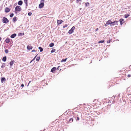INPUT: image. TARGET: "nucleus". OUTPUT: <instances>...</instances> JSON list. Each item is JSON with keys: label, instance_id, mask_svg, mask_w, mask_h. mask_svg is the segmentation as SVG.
Here are the masks:
<instances>
[{"label": "nucleus", "instance_id": "nucleus-1", "mask_svg": "<svg viewBox=\"0 0 131 131\" xmlns=\"http://www.w3.org/2000/svg\"><path fill=\"white\" fill-rule=\"evenodd\" d=\"M21 10V7L19 6H17L15 8V13L19 12Z\"/></svg>", "mask_w": 131, "mask_h": 131}, {"label": "nucleus", "instance_id": "nucleus-2", "mask_svg": "<svg viewBox=\"0 0 131 131\" xmlns=\"http://www.w3.org/2000/svg\"><path fill=\"white\" fill-rule=\"evenodd\" d=\"M2 22L4 23H6L9 22V20L5 17H3L2 19Z\"/></svg>", "mask_w": 131, "mask_h": 131}, {"label": "nucleus", "instance_id": "nucleus-3", "mask_svg": "<svg viewBox=\"0 0 131 131\" xmlns=\"http://www.w3.org/2000/svg\"><path fill=\"white\" fill-rule=\"evenodd\" d=\"M75 27L73 26L71 29L69 31L68 33L69 34H71L73 32V30L75 29Z\"/></svg>", "mask_w": 131, "mask_h": 131}, {"label": "nucleus", "instance_id": "nucleus-4", "mask_svg": "<svg viewBox=\"0 0 131 131\" xmlns=\"http://www.w3.org/2000/svg\"><path fill=\"white\" fill-rule=\"evenodd\" d=\"M117 21H115L114 22H112V23H111V26H113L114 25H117Z\"/></svg>", "mask_w": 131, "mask_h": 131}, {"label": "nucleus", "instance_id": "nucleus-5", "mask_svg": "<svg viewBox=\"0 0 131 131\" xmlns=\"http://www.w3.org/2000/svg\"><path fill=\"white\" fill-rule=\"evenodd\" d=\"M63 21L62 20H57V24L58 25H60L63 22Z\"/></svg>", "mask_w": 131, "mask_h": 131}, {"label": "nucleus", "instance_id": "nucleus-6", "mask_svg": "<svg viewBox=\"0 0 131 131\" xmlns=\"http://www.w3.org/2000/svg\"><path fill=\"white\" fill-rule=\"evenodd\" d=\"M44 6V4L43 3H41L39 5V7L40 8H42Z\"/></svg>", "mask_w": 131, "mask_h": 131}, {"label": "nucleus", "instance_id": "nucleus-7", "mask_svg": "<svg viewBox=\"0 0 131 131\" xmlns=\"http://www.w3.org/2000/svg\"><path fill=\"white\" fill-rule=\"evenodd\" d=\"M33 47L30 45H29L27 46V49L29 50L31 49Z\"/></svg>", "mask_w": 131, "mask_h": 131}, {"label": "nucleus", "instance_id": "nucleus-8", "mask_svg": "<svg viewBox=\"0 0 131 131\" xmlns=\"http://www.w3.org/2000/svg\"><path fill=\"white\" fill-rule=\"evenodd\" d=\"M56 70L57 69L56 67H53L51 69V72H54L56 71Z\"/></svg>", "mask_w": 131, "mask_h": 131}, {"label": "nucleus", "instance_id": "nucleus-9", "mask_svg": "<svg viewBox=\"0 0 131 131\" xmlns=\"http://www.w3.org/2000/svg\"><path fill=\"white\" fill-rule=\"evenodd\" d=\"M112 21H111L109 20H108V21L106 23V24L107 25H108L110 24V26L111 25V23H112Z\"/></svg>", "mask_w": 131, "mask_h": 131}, {"label": "nucleus", "instance_id": "nucleus-10", "mask_svg": "<svg viewBox=\"0 0 131 131\" xmlns=\"http://www.w3.org/2000/svg\"><path fill=\"white\" fill-rule=\"evenodd\" d=\"M16 36V34H14L10 36V37L11 38H15Z\"/></svg>", "mask_w": 131, "mask_h": 131}, {"label": "nucleus", "instance_id": "nucleus-11", "mask_svg": "<svg viewBox=\"0 0 131 131\" xmlns=\"http://www.w3.org/2000/svg\"><path fill=\"white\" fill-rule=\"evenodd\" d=\"M5 12L6 13H8L10 11V9L6 7L5 9Z\"/></svg>", "mask_w": 131, "mask_h": 131}, {"label": "nucleus", "instance_id": "nucleus-12", "mask_svg": "<svg viewBox=\"0 0 131 131\" xmlns=\"http://www.w3.org/2000/svg\"><path fill=\"white\" fill-rule=\"evenodd\" d=\"M121 25H122L124 23V19H120L119 20Z\"/></svg>", "mask_w": 131, "mask_h": 131}, {"label": "nucleus", "instance_id": "nucleus-13", "mask_svg": "<svg viewBox=\"0 0 131 131\" xmlns=\"http://www.w3.org/2000/svg\"><path fill=\"white\" fill-rule=\"evenodd\" d=\"M23 3V1H19L18 2V4L19 5H21Z\"/></svg>", "mask_w": 131, "mask_h": 131}, {"label": "nucleus", "instance_id": "nucleus-14", "mask_svg": "<svg viewBox=\"0 0 131 131\" xmlns=\"http://www.w3.org/2000/svg\"><path fill=\"white\" fill-rule=\"evenodd\" d=\"M15 62V61L14 60H13L12 61H11L9 63V64H10V66H13V64Z\"/></svg>", "mask_w": 131, "mask_h": 131}, {"label": "nucleus", "instance_id": "nucleus-15", "mask_svg": "<svg viewBox=\"0 0 131 131\" xmlns=\"http://www.w3.org/2000/svg\"><path fill=\"white\" fill-rule=\"evenodd\" d=\"M82 2L81 0H77L76 2L77 3H79V5H80L81 4V3Z\"/></svg>", "mask_w": 131, "mask_h": 131}, {"label": "nucleus", "instance_id": "nucleus-16", "mask_svg": "<svg viewBox=\"0 0 131 131\" xmlns=\"http://www.w3.org/2000/svg\"><path fill=\"white\" fill-rule=\"evenodd\" d=\"M6 60V56L4 57L2 59V60L4 62H5Z\"/></svg>", "mask_w": 131, "mask_h": 131}, {"label": "nucleus", "instance_id": "nucleus-17", "mask_svg": "<svg viewBox=\"0 0 131 131\" xmlns=\"http://www.w3.org/2000/svg\"><path fill=\"white\" fill-rule=\"evenodd\" d=\"M85 6L86 7H89V4L88 2L85 3Z\"/></svg>", "mask_w": 131, "mask_h": 131}, {"label": "nucleus", "instance_id": "nucleus-18", "mask_svg": "<svg viewBox=\"0 0 131 131\" xmlns=\"http://www.w3.org/2000/svg\"><path fill=\"white\" fill-rule=\"evenodd\" d=\"M5 78H2L1 79V82L2 83H3L4 81H5Z\"/></svg>", "mask_w": 131, "mask_h": 131}, {"label": "nucleus", "instance_id": "nucleus-19", "mask_svg": "<svg viewBox=\"0 0 131 131\" xmlns=\"http://www.w3.org/2000/svg\"><path fill=\"white\" fill-rule=\"evenodd\" d=\"M5 41L6 43H8L10 41V40L8 38H7L5 40Z\"/></svg>", "mask_w": 131, "mask_h": 131}, {"label": "nucleus", "instance_id": "nucleus-20", "mask_svg": "<svg viewBox=\"0 0 131 131\" xmlns=\"http://www.w3.org/2000/svg\"><path fill=\"white\" fill-rule=\"evenodd\" d=\"M27 1L28 0H24V2L26 4V6H27L28 5Z\"/></svg>", "mask_w": 131, "mask_h": 131}, {"label": "nucleus", "instance_id": "nucleus-21", "mask_svg": "<svg viewBox=\"0 0 131 131\" xmlns=\"http://www.w3.org/2000/svg\"><path fill=\"white\" fill-rule=\"evenodd\" d=\"M129 16V15L128 14H126L124 15L125 17V18H127Z\"/></svg>", "mask_w": 131, "mask_h": 131}, {"label": "nucleus", "instance_id": "nucleus-22", "mask_svg": "<svg viewBox=\"0 0 131 131\" xmlns=\"http://www.w3.org/2000/svg\"><path fill=\"white\" fill-rule=\"evenodd\" d=\"M38 49L40 50V52H41L43 51V48L41 47H39Z\"/></svg>", "mask_w": 131, "mask_h": 131}, {"label": "nucleus", "instance_id": "nucleus-23", "mask_svg": "<svg viewBox=\"0 0 131 131\" xmlns=\"http://www.w3.org/2000/svg\"><path fill=\"white\" fill-rule=\"evenodd\" d=\"M17 17H14L13 19V22H15V21L17 20Z\"/></svg>", "mask_w": 131, "mask_h": 131}, {"label": "nucleus", "instance_id": "nucleus-24", "mask_svg": "<svg viewBox=\"0 0 131 131\" xmlns=\"http://www.w3.org/2000/svg\"><path fill=\"white\" fill-rule=\"evenodd\" d=\"M54 45V44L53 43H51L50 44L49 46L50 47H53Z\"/></svg>", "mask_w": 131, "mask_h": 131}, {"label": "nucleus", "instance_id": "nucleus-25", "mask_svg": "<svg viewBox=\"0 0 131 131\" xmlns=\"http://www.w3.org/2000/svg\"><path fill=\"white\" fill-rule=\"evenodd\" d=\"M24 33H19L18 34V36H23L24 35Z\"/></svg>", "mask_w": 131, "mask_h": 131}, {"label": "nucleus", "instance_id": "nucleus-26", "mask_svg": "<svg viewBox=\"0 0 131 131\" xmlns=\"http://www.w3.org/2000/svg\"><path fill=\"white\" fill-rule=\"evenodd\" d=\"M104 42V40H103L101 41H100L98 42V43H103Z\"/></svg>", "mask_w": 131, "mask_h": 131}, {"label": "nucleus", "instance_id": "nucleus-27", "mask_svg": "<svg viewBox=\"0 0 131 131\" xmlns=\"http://www.w3.org/2000/svg\"><path fill=\"white\" fill-rule=\"evenodd\" d=\"M73 121V119L72 118H71L69 120V122L70 123L72 122Z\"/></svg>", "mask_w": 131, "mask_h": 131}, {"label": "nucleus", "instance_id": "nucleus-28", "mask_svg": "<svg viewBox=\"0 0 131 131\" xmlns=\"http://www.w3.org/2000/svg\"><path fill=\"white\" fill-rule=\"evenodd\" d=\"M67 58H66L65 59H62L61 61V62H66V61L67 60Z\"/></svg>", "mask_w": 131, "mask_h": 131}, {"label": "nucleus", "instance_id": "nucleus-29", "mask_svg": "<svg viewBox=\"0 0 131 131\" xmlns=\"http://www.w3.org/2000/svg\"><path fill=\"white\" fill-rule=\"evenodd\" d=\"M5 67V65L4 63L1 66V68H4Z\"/></svg>", "mask_w": 131, "mask_h": 131}, {"label": "nucleus", "instance_id": "nucleus-30", "mask_svg": "<svg viewBox=\"0 0 131 131\" xmlns=\"http://www.w3.org/2000/svg\"><path fill=\"white\" fill-rule=\"evenodd\" d=\"M40 57H38L36 59V60L37 61H38L40 60Z\"/></svg>", "mask_w": 131, "mask_h": 131}, {"label": "nucleus", "instance_id": "nucleus-31", "mask_svg": "<svg viewBox=\"0 0 131 131\" xmlns=\"http://www.w3.org/2000/svg\"><path fill=\"white\" fill-rule=\"evenodd\" d=\"M56 51V49H53L51 51V53H53L54 52Z\"/></svg>", "mask_w": 131, "mask_h": 131}, {"label": "nucleus", "instance_id": "nucleus-32", "mask_svg": "<svg viewBox=\"0 0 131 131\" xmlns=\"http://www.w3.org/2000/svg\"><path fill=\"white\" fill-rule=\"evenodd\" d=\"M5 52L6 53H8V51L7 49H6L5 50Z\"/></svg>", "mask_w": 131, "mask_h": 131}, {"label": "nucleus", "instance_id": "nucleus-33", "mask_svg": "<svg viewBox=\"0 0 131 131\" xmlns=\"http://www.w3.org/2000/svg\"><path fill=\"white\" fill-rule=\"evenodd\" d=\"M13 15L14 14L13 13H12L9 16L10 17H12L13 16Z\"/></svg>", "mask_w": 131, "mask_h": 131}, {"label": "nucleus", "instance_id": "nucleus-34", "mask_svg": "<svg viewBox=\"0 0 131 131\" xmlns=\"http://www.w3.org/2000/svg\"><path fill=\"white\" fill-rule=\"evenodd\" d=\"M32 14V13L31 12H29L28 13V15L29 16H31Z\"/></svg>", "mask_w": 131, "mask_h": 131}, {"label": "nucleus", "instance_id": "nucleus-35", "mask_svg": "<svg viewBox=\"0 0 131 131\" xmlns=\"http://www.w3.org/2000/svg\"><path fill=\"white\" fill-rule=\"evenodd\" d=\"M68 26V25L67 24H66L64 26H63V28H64L65 27H66Z\"/></svg>", "mask_w": 131, "mask_h": 131}, {"label": "nucleus", "instance_id": "nucleus-36", "mask_svg": "<svg viewBox=\"0 0 131 131\" xmlns=\"http://www.w3.org/2000/svg\"><path fill=\"white\" fill-rule=\"evenodd\" d=\"M45 0H41L40 3H44Z\"/></svg>", "mask_w": 131, "mask_h": 131}, {"label": "nucleus", "instance_id": "nucleus-37", "mask_svg": "<svg viewBox=\"0 0 131 131\" xmlns=\"http://www.w3.org/2000/svg\"><path fill=\"white\" fill-rule=\"evenodd\" d=\"M131 77V74H128L127 75V77L128 78L130 77Z\"/></svg>", "mask_w": 131, "mask_h": 131}, {"label": "nucleus", "instance_id": "nucleus-38", "mask_svg": "<svg viewBox=\"0 0 131 131\" xmlns=\"http://www.w3.org/2000/svg\"><path fill=\"white\" fill-rule=\"evenodd\" d=\"M79 117H77V119H76V120L77 121H79Z\"/></svg>", "mask_w": 131, "mask_h": 131}, {"label": "nucleus", "instance_id": "nucleus-39", "mask_svg": "<svg viewBox=\"0 0 131 131\" xmlns=\"http://www.w3.org/2000/svg\"><path fill=\"white\" fill-rule=\"evenodd\" d=\"M37 55H36L35 57L34 58V59H32V60H35V59L36 57H37Z\"/></svg>", "mask_w": 131, "mask_h": 131}, {"label": "nucleus", "instance_id": "nucleus-40", "mask_svg": "<svg viewBox=\"0 0 131 131\" xmlns=\"http://www.w3.org/2000/svg\"><path fill=\"white\" fill-rule=\"evenodd\" d=\"M36 50H32V52H36Z\"/></svg>", "mask_w": 131, "mask_h": 131}, {"label": "nucleus", "instance_id": "nucleus-41", "mask_svg": "<svg viewBox=\"0 0 131 131\" xmlns=\"http://www.w3.org/2000/svg\"><path fill=\"white\" fill-rule=\"evenodd\" d=\"M107 42V43H110V40L108 41Z\"/></svg>", "mask_w": 131, "mask_h": 131}, {"label": "nucleus", "instance_id": "nucleus-42", "mask_svg": "<svg viewBox=\"0 0 131 131\" xmlns=\"http://www.w3.org/2000/svg\"><path fill=\"white\" fill-rule=\"evenodd\" d=\"M21 86L22 87H23L24 86V85L23 84H22L21 85Z\"/></svg>", "mask_w": 131, "mask_h": 131}, {"label": "nucleus", "instance_id": "nucleus-43", "mask_svg": "<svg viewBox=\"0 0 131 131\" xmlns=\"http://www.w3.org/2000/svg\"><path fill=\"white\" fill-rule=\"evenodd\" d=\"M99 29L98 28H97L96 30V31H97Z\"/></svg>", "mask_w": 131, "mask_h": 131}, {"label": "nucleus", "instance_id": "nucleus-44", "mask_svg": "<svg viewBox=\"0 0 131 131\" xmlns=\"http://www.w3.org/2000/svg\"><path fill=\"white\" fill-rule=\"evenodd\" d=\"M31 82V81H29V82L28 83V85Z\"/></svg>", "mask_w": 131, "mask_h": 131}, {"label": "nucleus", "instance_id": "nucleus-45", "mask_svg": "<svg viewBox=\"0 0 131 131\" xmlns=\"http://www.w3.org/2000/svg\"><path fill=\"white\" fill-rule=\"evenodd\" d=\"M33 61V60H32L30 61V63H31V62H32Z\"/></svg>", "mask_w": 131, "mask_h": 131}, {"label": "nucleus", "instance_id": "nucleus-46", "mask_svg": "<svg viewBox=\"0 0 131 131\" xmlns=\"http://www.w3.org/2000/svg\"><path fill=\"white\" fill-rule=\"evenodd\" d=\"M2 39L1 38V37H0V41H1V40Z\"/></svg>", "mask_w": 131, "mask_h": 131}, {"label": "nucleus", "instance_id": "nucleus-47", "mask_svg": "<svg viewBox=\"0 0 131 131\" xmlns=\"http://www.w3.org/2000/svg\"><path fill=\"white\" fill-rule=\"evenodd\" d=\"M129 88H127V90H128V89Z\"/></svg>", "mask_w": 131, "mask_h": 131}, {"label": "nucleus", "instance_id": "nucleus-48", "mask_svg": "<svg viewBox=\"0 0 131 131\" xmlns=\"http://www.w3.org/2000/svg\"><path fill=\"white\" fill-rule=\"evenodd\" d=\"M105 26H107V25H106V24H105Z\"/></svg>", "mask_w": 131, "mask_h": 131}, {"label": "nucleus", "instance_id": "nucleus-49", "mask_svg": "<svg viewBox=\"0 0 131 131\" xmlns=\"http://www.w3.org/2000/svg\"><path fill=\"white\" fill-rule=\"evenodd\" d=\"M81 8H80V10H81Z\"/></svg>", "mask_w": 131, "mask_h": 131}]
</instances>
